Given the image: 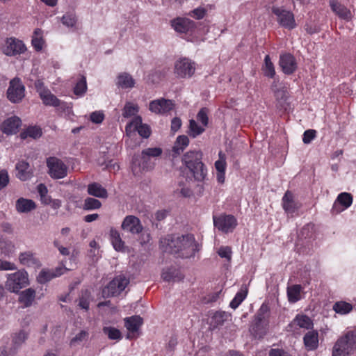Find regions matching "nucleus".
Instances as JSON below:
<instances>
[{
	"label": "nucleus",
	"mask_w": 356,
	"mask_h": 356,
	"mask_svg": "<svg viewBox=\"0 0 356 356\" xmlns=\"http://www.w3.org/2000/svg\"><path fill=\"white\" fill-rule=\"evenodd\" d=\"M160 247L163 252L174 254L176 257L190 258L199 251L192 234L169 236L160 240Z\"/></svg>",
	"instance_id": "f257e3e1"
},
{
	"label": "nucleus",
	"mask_w": 356,
	"mask_h": 356,
	"mask_svg": "<svg viewBox=\"0 0 356 356\" xmlns=\"http://www.w3.org/2000/svg\"><path fill=\"white\" fill-rule=\"evenodd\" d=\"M202 154L200 151H189L182 158L184 165L198 181H203L207 174V168L202 162Z\"/></svg>",
	"instance_id": "f03ea898"
},
{
	"label": "nucleus",
	"mask_w": 356,
	"mask_h": 356,
	"mask_svg": "<svg viewBox=\"0 0 356 356\" xmlns=\"http://www.w3.org/2000/svg\"><path fill=\"white\" fill-rule=\"evenodd\" d=\"M356 350V331L351 330L339 337L335 342L332 356H350Z\"/></svg>",
	"instance_id": "7ed1b4c3"
},
{
	"label": "nucleus",
	"mask_w": 356,
	"mask_h": 356,
	"mask_svg": "<svg viewBox=\"0 0 356 356\" xmlns=\"http://www.w3.org/2000/svg\"><path fill=\"white\" fill-rule=\"evenodd\" d=\"M163 151L160 147L147 148L142 151L140 156L133 159V171H136V167L142 170H152L155 165V160L159 157Z\"/></svg>",
	"instance_id": "20e7f679"
},
{
	"label": "nucleus",
	"mask_w": 356,
	"mask_h": 356,
	"mask_svg": "<svg viewBox=\"0 0 356 356\" xmlns=\"http://www.w3.org/2000/svg\"><path fill=\"white\" fill-rule=\"evenodd\" d=\"M129 283V280L124 275H118L113 278L103 289L104 297L115 296L123 291Z\"/></svg>",
	"instance_id": "39448f33"
},
{
	"label": "nucleus",
	"mask_w": 356,
	"mask_h": 356,
	"mask_svg": "<svg viewBox=\"0 0 356 356\" xmlns=\"http://www.w3.org/2000/svg\"><path fill=\"white\" fill-rule=\"evenodd\" d=\"M213 225L222 233L232 232L237 226V220L230 214H220L218 216H213Z\"/></svg>",
	"instance_id": "423d86ee"
},
{
	"label": "nucleus",
	"mask_w": 356,
	"mask_h": 356,
	"mask_svg": "<svg viewBox=\"0 0 356 356\" xmlns=\"http://www.w3.org/2000/svg\"><path fill=\"white\" fill-rule=\"evenodd\" d=\"M195 69L194 61L187 58H182L175 62L174 72L179 78L189 79L194 74Z\"/></svg>",
	"instance_id": "0eeeda50"
},
{
	"label": "nucleus",
	"mask_w": 356,
	"mask_h": 356,
	"mask_svg": "<svg viewBox=\"0 0 356 356\" xmlns=\"http://www.w3.org/2000/svg\"><path fill=\"white\" fill-rule=\"evenodd\" d=\"M29 284L28 273L25 270H18L8 275L6 286L13 293H17L20 289Z\"/></svg>",
	"instance_id": "6e6552de"
},
{
	"label": "nucleus",
	"mask_w": 356,
	"mask_h": 356,
	"mask_svg": "<svg viewBox=\"0 0 356 356\" xmlns=\"http://www.w3.org/2000/svg\"><path fill=\"white\" fill-rule=\"evenodd\" d=\"M272 13L277 17L279 24L289 30L295 29L297 26L294 15L282 7L273 6Z\"/></svg>",
	"instance_id": "1a4fd4ad"
},
{
	"label": "nucleus",
	"mask_w": 356,
	"mask_h": 356,
	"mask_svg": "<svg viewBox=\"0 0 356 356\" xmlns=\"http://www.w3.org/2000/svg\"><path fill=\"white\" fill-rule=\"evenodd\" d=\"M48 173L49 176L55 179H62L67 175V165L56 157H49L47 159Z\"/></svg>",
	"instance_id": "9d476101"
},
{
	"label": "nucleus",
	"mask_w": 356,
	"mask_h": 356,
	"mask_svg": "<svg viewBox=\"0 0 356 356\" xmlns=\"http://www.w3.org/2000/svg\"><path fill=\"white\" fill-rule=\"evenodd\" d=\"M25 96V87L20 79L16 77L10 81L7 90V97L12 103L22 102Z\"/></svg>",
	"instance_id": "9b49d317"
},
{
	"label": "nucleus",
	"mask_w": 356,
	"mask_h": 356,
	"mask_svg": "<svg viewBox=\"0 0 356 356\" xmlns=\"http://www.w3.org/2000/svg\"><path fill=\"white\" fill-rule=\"evenodd\" d=\"M125 131L127 135H130L132 132L137 131L138 134L145 138H147L151 134L149 127L142 123L140 116L134 118L133 120L126 125Z\"/></svg>",
	"instance_id": "f8f14e48"
},
{
	"label": "nucleus",
	"mask_w": 356,
	"mask_h": 356,
	"mask_svg": "<svg viewBox=\"0 0 356 356\" xmlns=\"http://www.w3.org/2000/svg\"><path fill=\"white\" fill-rule=\"evenodd\" d=\"M122 229L131 234H140L144 229L140 220L133 215L127 216L122 223Z\"/></svg>",
	"instance_id": "ddd939ff"
},
{
	"label": "nucleus",
	"mask_w": 356,
	"mask_h": 356,
	"mask_svg": "<svg viewBox=\"0 0 356 356\" xmlns=\"http://www.w3.org/2000/svg\"><path fill=\"white\" fill-rule=\"evenodd\" d=\"M174 108L172 100L160 98L150 102L149 109L156 114H165Z\"/></svg>",
	"instance_id": "4468645a"
},
{
	"label": "nucleus",
	"mask_w": 356,
	"mask_h": 356,
	"mask_svg": "<svg viewBox=\"0 0 356 356\" xmlns=\"http://www.w3.org/2000/svg\"><path fill=\"white\" fill-rule=\"evenodd\" d=\"M175 31L180 33H187L193 31L196 26L195 22L186 17H177L170 22Z\"/></svg>",
	"instance_id": "2eb2a0df"
},
{
	"label": "nucleus",
	"mask_w": 356,
	"mask_h": 356,
	"mask_svg": "<svg viewBox=\"0 0 356 356\" xmlns=\"http://www.w3.org/2000/svg\"><path fill=\"white\" fill-rule=\"evenodd\" d=\"M26 48L22 41L15 38H8L3 48V53L9 56L21 54L26 51Z\"/></svg>",
	"instance_id": "dca6fc26"
},
{
	"label": "nucleus",
	"mask_w": 356,
	"mask_h": 356,
	"mask_svg": "<svg viewBox=\"0 0 356 356\" xmlns=\"http://www.w3.org/2000/svg\"><path fill=\"white\" fill-rule=\"evenodd\" d=\"M124 327L129 331V334L127 335V339H132L136 337V333L138 332L141 325L143 323V320L140 316H132L127 317L124 319Z\"/></svg>",
	"instance_id": "f3484780"
},
{
	"label": "nucleus",
	"mask_w": 356,
	"mask_h": 356,
	"mask_svg": "<svg viewBox=\"0 0 356 356\" xmlns=\"http://www.w3.org/2000/svg\"><path fill=\"white\" fill-rule=\"evenodd\" d=\"M330 7L332 11L341 19L349 22L353 18V15L350 9L346 8L337 0H330L329 1Z\"/></svg>",
	"instance_id": "a211bd4d"
},
{
	"label": "nucleus",
	"mask_w": 356,
	"mask_h": 356,
	"mask_svg": "<svg viewBox=\"0 0 356 356\" xmlns=\"http://www.w3.org/2000/svg\"><path fill=\"white\" fill-rule=\"evenodd\" d=\"M279 63L283 72L286 74H291L297 68L296 58L291 54L280 55Z\"/></svg>",
	"instance_id": "6ab92c4d"
},
{
	"label": "nucleus",
	"mask_w": 356,
	"mask_h": 356,
	"mask_svg": "<svg viewBox=\"0 0 356 356\" xmlns=\"http://www.w3.org/2000/svg\"><path fill=\"white\" fill-rule=\"evenodd\" d=\"M22 121L19 118L13 116L8 118L1 124V131L7 135L15 134L18 132Z\"/></svg>",
	"instance_id": "aec40b11"
},
{
	"label": "nucleus",
	"mask_w": 356,
	"mask_h": 356,
	"mask_svg": "<svg viewBox=\"0 0 356 356\" xmlns=\"http://www.w3.org/2000/svg\"><path fill=\"white\" fill-rule=\"evenodd\" d=\"M353 203V196L348 193H340L334 202L332 210L339 213L348 208Z\"/></svg>",
	"instance_id": "412c9836"
},
{
	"label": "nucleus",
	"mask_w": 356,
	"mask_h": 356,
	"mask_svg": "<svg viewBox=\"0 0 356 356\" xmlns=\"http://www.w3.org/2000/svg\"><path fill=\"white\" fill-rule=\"evenodd\" d=\"M40 97L43 104L46 106L60 108L62 110H65L66 108H67V104L61 102L54 94H52L49 90L46 92H43V93L41 94V96Z\"/></svg>",
	"instance_id": "4be33fe9"
},
{
	"label": "nucleus",
	"mask_w": 356,
	"mask_h": 356,
	"mask_svg": "<svg viewBox=\"0 0 356 356\" xmlns=\"http://www.w3.org/2000/svg\"><path fill=\"white\" fill-rule=\"evenodd\" d=\"M19 261L21 264L28 267L35 268L40 266V262L36 257V254L30 250L19 253Z\"/></svg>",
	"instance_id": "5701e85b"
},
{
	"label": "nucleus",
	"mask_w": 356,
	"mask_h": 356,
	"mask_svg": "<svg viewBox=\"0 0 356 356\" xmlns=\"http://www.w3.org/2000/svg\"><path fill=\"white\" fill-rule=\"evenodd\" d=\"M64 269L63 268H57L55 270H42L37 276V281L40 284H45L53 278L58 277L63 274Z\"/></svg>",
	"instance_id": "b1692460"
},
{
	"label": "nucleus",
	"mask_w": 356,
	"mask_h": 356,
	"mask_svg": "<svg viewBox=\"0 0 356 356\" xmlns=\"http://www.w3.org/2000/svg\"><path fill=\"white\" fill-rule=\"evenodd\" d=\"M304 346L307 351H313L318 347V333L316 330L308 331L303 337Z\"/></svg>",
	"instance_id": "393cba45"
},
{
	"label": "nucleus",
	"mask_w": 356,
	"mask_h": 356,
	"mask_svg": "<svg viewBox=\"0 0 356 356\" xmlns=\"http://www.w3.org/2000/svg\"><path fill=\"white\" fill-rule=\"evenodd\" d=\"M35 291L32 288L26 289L19 294V302L24 308L29 307L33 305L35 298Z\"/></svg>",
	"instance_id": "a878e982"
},
{
	"label": "nucleus",
	"mask_w": 356,
	"mask_h": 356,
	"mask_svg": "<svg viewBox=\"0 0 356 356\" xmlns=\"http://www.w3.org/2000/svg\"><path fill=\"white\" fill-rule=\"evenodd\" d=\"M270 90L277 101H282L286 99V88L278 79H274L270 86Z\"/></svg>",
	"instance_id": "bb28decb"
},
{
	"label": "nucleus",
	"mask_w": 356,
	"mask_h": 356,
	"mask_svg": "<svg viewBox=\"0 0 356 356\" xmlns=\"http://www.w3.org/2000/svg\"><path fill=\"white\" fill-rule=\"evenodd\" d=\"M87 191L90 195L98 198L106 199L108 197V192L106 189L97 182H93L88 184Z\"/></svg>",
	"instance_id": "cd10ccee"
},
{
	"label": "nucleus",
	"mask_w": 356,
	"mask_h": 356,
	"mask_svg": "<svg viewBox=\"0 0 356 356\" xmlns=\"http://www.w3.org/2000/svg\"><path fill=\"white\" fill-rule=\"evenodd\" d=\"M290 326H297L300 328L309 330L313 327L312 320L305 314H298L293 320Z\"/></svg>",
	"instance_id": "c85d7f7f"
},
{
	"label": "nucleus",
	"mask_w": 356,
	"mask_h": 356,
	"mask_svg": "<svg viewBox=\"0 0 356 356\" xmlns=\"http://www.w3.org/2000/svg\"><path fill=\"white\" fill-rule=\"evenodd\" d=\"M15 208L19 213H29L36 208V204L31 200L20 197L16 201Z\"/></svg>",
	"instance_id": "c756f323"
},
{
	"label": "nucleus",
	"mask_w": 356,
	"mask_h": 356,
	"mask_svg": "<svg viewBox=\"0 0 356 356\" xmlns=\"http://www.w3.org/2000/svg\"><path fill=\"white\" fill-rule=\"evenodd\" d=\"M16 170L17 177L22 181L29 179L31 176L29 163L25 161H19L16 164Z\"/></svg>",
	"instance_id": "7c9ffc66"
},
{
	"label": "nucleus",
	"mask_w": 356,
	"mask_h": 356,
	"mask_svg": "<svg viewBox=\"0 0 356 356\" xmlns=\"http://www.w3.org/2000/svg\"><path fill=\"white\" fill-rule=\"evenodd\" d=\"M282 207L284 210L289 213H293L297 210L293 200V194L290 191H286L282 197Z\"/></svg>",
	"instance_id": "2f4dec72"
},
{
	"label": "nucleus",
	"mask_w": 356,
	"mask_h": 356,
	"mask_svg": "<svg viewBox=\"0 0 356 356\" xmlns=\"http://www.w3.org/2000/svg\"><path fill=\"white\" fill-rule=\"evenodd\" d=\"M117 84L122 88H132L134 87L135 81L129 74L124 72L118 75Z\"/></svg>",
	"instance_id": "473e14b6"
},
{
	"label": "nucleus",
	"mask_w": 356,
	"mask_h": 356,
	"mask_svg": "<svg viewBox=\"0 0 356 356\" xmlns=\"http://www.w3.org/2000/svg\"><path fill=\"white\" fill-rule=\"evenodd\" d=\"M102 332L109 340L119 341L122 339V334L120 330L113 326H104Z\"/></svg>",
	"instance_id": "72a5a7b5"
},
{
	"label": "nucleus",
	"mask_w": 356,
	"mask_h": 356,
	"mask_svg": "<svg viewBox=\"0 0 356 356\" xmlns=\"http://www.w3.org/2000/svg\"><path fill=\"white\" fill-rule=\"evenodd\" d=\"M110 237L113 248L117 251L122 250L124 248V243L122 241L120 234L115 229H111L110 231Z\"/></svg>",
	"instance_id": "f704fd0d"
},
{
	"label": "nucleus",
	"mask_w": 356,
	"mask_h": 356,
	"mask_svg": "<svg viewBox=\"0 0 356 356\" xmlns=\"http://www.w3.org/2000/svg\"><path fill=\"white\" fill-rule=\"evenodd\" d=\"M229 316V315L225 312H216L211 317V325L213 326V328L222 325L225 321L228 319Z\"/></svg>",
	"instance_id": "c9c22d12"
},
{
	"label": "nucleus",
	"mask_w": 356,
	"mask_h": 356,
	"mask_svg": "<svg viewBox=\"0 0 356 356\" xmlns=\"http://www.w3.org/2000/svg\"><path fill=\"white\" fill-rule=\"evenodd\" d=\"M262 71L264 76L271 79L275 78V70L269 55H266L264 58V64L262 66Z\"/></svg>",
	"instance_id": "e433bc0d"
},
{
	"label": "nucleus",
	"mask_w": 356,
	"mask_h": 356,
	"mask_svg": "<svg viewBox=\"0 0 356 356\" xmlns=\"http://www.w3.org/2000/svg\"><path fill=\"white\" fill-rule=\"evenodd\" d=\"M302 287L299 284L293 285L287 289L288 299L290 302H296L300 299Z\"/></svg>",
	"instance_id": "4c0bfd02"
},
{
	"label": "nucleus",
	"mask_w": 356,
	"mask_h": 356,
	"mask_svg": "<svg viewBox=\"0 0 356 356\" xmlns=\"http://www.w3.org/2000/svg\"><path fill=\"white\" fill-rule=\"evenodd\" d=\"M189 140L186 136L182 135L177 137L173 152L176 154H180L184 149L188 145Z\"/></svg>",
	"instance_id": "58836bf2"
},
{
	"label": "nucleus",
	"mask_w": 356,
	"mask_h": 356,
	"mask_svg": "<svg viewBox=\"0 0 356 356\" xmlns=\"http://www.w3.org/2000/svg\"><path fill=\"white\" fill-rule=\"evenodd\" d=\"M139 111V107L136 104L128 102L125 104L122 110V116L128 118L131 117L135 118Z\"/></svg>",
	"instance_id": "ea45409f"
},
{
	"label": "nucleus",
	"mask_w": 356,
	"mask_h": 356,
	"mask_svg": "<svg viewBox=\"0 0 356 356\" xmlns=\"http://www.w3.org/2000/svg\"><path fill=\"white\" fill-rule=\"evenodd\" d=\"M353 309L351 304L343 301H339L334 303L333 305V310L339 314H347Z\"/></svg>",
	"instance_id": "a19ab883"
},
{
	"label": "nucleus",
	"mask_w": 356,
	"mask_h": 356,
	"mask_svg": "<svg viewBox=\"0 0 356 356\" xmlns=\"http://www.w3.org/2000/svg\"><path fill=\"white\" fill-rule=\"evenodd\" d=\"M91 300L90 292L88 290L82 291L79 298V306L88 311L90 307Z\"/></svg>",
	"instance_id": "79ce46f5"
},
{
	"label": "nucleus",
	"mask_w": 356,
	"mask_h": 356,
	"mask_svg": "<svg viewBox=\"0 0 356 356\" xmlns=\"http://www.w3.org/2000/svg\"><path fill=\"white\" fill-rule=\"evenodd\" d=\"M87 90L86 79L81 76L74 88V93L77 96H83Z\"/></svg>",
	"instance_id": "37998d69"
},
{
	"label": "nucleus",
	"mask_w": 356,
	"mask_h": 356,
	"mask_svg": "<svg viewBox=\"0 0 356 356\" xmlns=\"http://www.w3.org/2000/svg\"><path fill=\"white\" fill-rule=\"evenodd\" d=\"M101 207L102 203L99 200L92 197H87L84 200L83 209L86 211H90L99 209Z\"/></svg>",
	"instance_id": "c03bdc74"
},
{
	"label": "nucleus",
	"mask_w": 356,
	"mask_h": 356,
	"mask_svg": "<svg viewBox=\"0 0 356 356\" xmlns=\"http://www.w3.org/2000/svg\"><path fill=\"white\" fill-rule=\"evenodd\" d=\"M189 131L190 136L195 138L204 131V128L199 126L194 120H191L189 121Z\"/></svg>",
	"instance_id": "a18cd8bd"
},
{
	"label": "nucleus",
	"mask_w": 356,
	"mask_h": 356,
	"mask_svg": "<svg viewBox=\"0 0 356 356\" xmlns=\"http://www.w3.org/2000/svg\"><path fill=\"white\" fill-rule=\"evenodd\" d=\"M247 290H241L240 291H238L235 297L233 298V300L231 301L230 304H229V306L230 307H232V309H236L237 308L240 304L244 300V299L246 298V296H247Z\"/></svg>",
	"instance_id": "49530a36"
},
{
	"label": "nucleus",
	"mask_w": 356,
	"mask_h": 356,
	"mask_svg": "<svg viewBox=\"0 0 356 356\" xmlns=\"http://www.w3.org/2000/svg\"><path fill=\"white\" fill-rule=\"evenodd\" d=\"M247 290H241L240 291H238L235 297L233 298V300L231 301L230 304H229V306L230 307H232V309H236L237 308L240 304L244 300V299L246 298V296H247Z\"/></svg>",
	"instance_id": "de8ad7c7"
},
{
	"label": "nucleus",
	"mask_w": 356,
	"mask_h": 356,
	"mask_svg": "<svg viewBox=\"0 0 356 356\" xmlns=\"http://www.w3.org/2000/svg\"><path fill=\"white\" fill-rule=\"evenodd\" d=\"M247 290H241L240 291H238L235 297L233 298V300L231 301L230 304H229V306L230 307H232V309H236L237 308L240 304L244 300V299L246 298V296H247Z\"/></svg>",
	"instance_id": "09e8293b"
},
{
	"label": "nucleus",
	"mask_w": 356,
	"mask_h": 356,
	"mask_svg": "<svg viewBox=\"0 0 356 356\" xmlns=\"http://www.w3.org/2000/svg\"><path fill=\"white\" fill-rule=\"evenodd\" d=\"M247 290H241L240 291H238L235 297L233 298V300L231 301L230 304H229V306L230 307H232V309H236L237 308L240 304L244 300V299L246 298V296H247Z\"/></svg>",
	"instance_id": "8fccbe9b"
},
{
	"label": "nucleus",
	"mask_w": 356,
	"mask_h": 356,
	"mask_svg": "<svg viewBox=\"0 0 356 356\" xmlns=\"http://www.w3.org/2000/svg\"><path fill=\"white\" fill-rule=\"evenodd\" d=\"M61 22L67 27H73L76 23V17L74 14L67 13L62 17Z\"/></svg>",
	"instance_id": "3c124183"
},
{
	"label": "nucleus",
	"mask_w": 356,
	"mask_h": 356,
	"mask_svg": "<svg viewBox=\"0 0 356 356\" xmlns=\"http://www.w3.org/2000/svg\"><path fill=\"white\" fill-rule=\"evenodd\" d=\"M219 159L215 162V168L217 170V172H225L226 169V161H225V155L222 153V151H220L218 153Z\"/></svg>",
	"instance_id": "603ef678"
},
{
	"label": "nucleus",
	"mask_w": 356,
	"mask_h": 356,
	"mask_svg": "<svg viewBox=\"0 0 356 356\" xmlns=\"http://www.w3.org/2000/svg\"><path fill=\"white\" fill-rule=\"evenodd\" d=\"M165 73L161 70H153L148 75V81L154 83L159 82L163 77Z\"/></svg>",
	"instance_id": "864d4df0"
},
{
	"label": "nucleus",
	"mask_w": 356,
	"mask_h": 356,
	"mask_svg": "<svg viewBox=\"0 0 356 356\" xmlns=\"http://www.w3.org/2000/svg\"><path fill=\"white\" fill-rule=\"evenodd\" d=\"M208 112V109L204 107L199 111L197 115V120L200 122L204 127H207L209 122Z\"/></svg>",
	"instance_id": "5fc2aeb1"
},
{
	"label": "nucleus",
	"mask_w": 356,
	"mask_h": 356,
	"mask_svg": "<svg viewBox=\"0 0 356 356\" xmlns=\"http://www.w3.org/2000/svg\"><path fill=\"white\" fill-rule=\"evenodd\" d=\"M26 134L34 139L38 138L42 136V129L38 127H30L26 129Z\"/></svg>",
	"instance_id": "6e6d98bb"
},
{
	"label": "nucleus",
	"mask_w": 356,
	"mask_h": 356,
	"mask_svg": "<svg viewBox=\"0 0 356 356\" xmlns=\"http://www.w3.org/2000/svg\"><path fill=\"white\" fill-rule=\"evenodd\" d=\"M207 13V10L202 7H198L189 13V15L196 19H202Z\"/></svg>",
	"instance_id": "4d7b16f0"
},
{
	"label": "nucleus",
	"mask_w": 356,
	"mask_h": 356,
	"mask_svg": "<svg viewBox=\"0 0 356 356\" xmlns=\"http://www.w3.org/2000/svg\"><path fill=\"white\" fill-rule=\"evenodd\" d=\"M178 273L175 270L168 269L162 273V277L165 281L170 282L177 280Z\"/></svg>",
	"instance_id": "13d9d810"
},
{
	"label": "nucleus",
	"mask_w": 356,
	"mask_h": 356,
	"mask_svg": "<svg viewBox=\"0 0 356 356\" xmlns=\"http://www.w3.org/2000/svg\"><path fill=\"white\" fill-rule=\"evenodd\" d=\"M88 337V332L85 330H81L80 332L76 334V336L72 338L70 341L71 345H74L76 343H79L83 341L87 340Z\"/></svg>",
	"instance_id": "bf43d9fd"
},
{
	"label": "nucleus",
	"mask_w": 356,
	"mask_h": 356,
	"mask_svg": "<svg viewBox=\"0 0 356 356\" xmlns=\"http://www.w3.org/2000/svg\"><path fill=\"white\" fill-rule=\"evenodd\" d=\"M316 137V131L314 129L306 130L302 136V141L305 144H309Z\"/></svg>",
	"instance_id": "052dcab7"
},
{
	"label": "nucleus",
	"mask_w": 356,
	"mask_h": 356,
	"mask_svg": "<svg viewBox=\"0 0 356 356\" xmlns=\"http://www.w3.org/2000/svg\"><path fill=\"white\" fill-rule=\"evenodd\" d=\"M26 338L27 334L24 331L21 330L15 334L13 339V342L16 346H18L24 342Z\"/></svg>",
	"instance_id": "680f3d73"
},
{
	"label": "nucleus",
	"mask_w": 356,
	"mask_h": 356,
	"mask_svg": "<svg viewBox=\"0 0 356 356\" xmlns=\"http://www.w3.org/2000/svg\"><path fill=\"white\" fill-rule=\"evenodd\" d=\"M10 178L6 170H0V190L6 188L9 184Z\"/></svg>",
	"instance_id": "e2e57ef3"
},
{
	"label": "nucleus",
	"mask_w": 356,
	"mask_h": 356,
	"mask_svg": "<svg viewBox=\"0 0 356 356\" xmlns=\"http://www.w3.org/2000/svg\"><path fill=\"white\" fill-rule=\"evenodd\" d=\"M218 255L222 258H225L228 261L232 258V250L229 247H220L218 251Z\"/></svg>",
	"instance_id": "0e129e2a"
},
{
	"label": "nucleus",
	"mask_w": 356,
	"mask_h": 356,
	"mask_svg": "<svg viewBox=\"0 0 356 356\" xmlns=\"http://www.w3.org/2000/svg\"><path fill=\"white\" fill-rule=\"evenodd\" d=\"M90 119L95 124H100L104 119V115L102 111H95L90 114Z\"/></svg>",
	"instance_id": "69168bd1"
},
{
	"label": "nucleus",
	"mask_w": 356,
	"mask_h": 356,
	"mask_svg": "<svg viewBox=\"0 0 356 356\" xmlns=\"http://www.w3.org/2000/svg\"><path fill=\"white\" fill-rule=\"evenodd\" d=\"M269 356H291L287 351L281 348H272L269 351Z\"/></svg>",
	"instance_id": "338daca9"
},
{
	"label": "nucleus",
	"mask_w": 356,
	"mask_h": 356,
	"mask_svg": "<svg viewBox=\"0 0 356 356\" xmlns=\"http://www.w3.org/2000/svg\"><path fill=\"white\" fill-rule=\"evenodd\" d=\"M15 269H16L15 264L0 259V270H9Z\"/></svg>",
	"instance_id": "774afa93"
}]
</instances>
